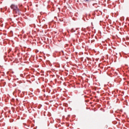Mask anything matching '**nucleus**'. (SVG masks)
Wrapping results in <instances>:
<instances>
[{
  "label": "nucleus",
  "instance_id": "f257e3e1",
  "mask_svg": "<svg viewBox=\"0 0 129 129\" xmlns=\"http://www.w3.org/2000/svg\"><path fill=\"white\" fill-rule=\"evenodd\" d=\"M10 8L13 10V14H14V15H18L19 16H21V15H22V10L18 7L17 5L12 4L11 5Z\"/></svg>",
  "mask_w": 129,
  "mask_h": 129
},
{
  "label": "nucleus",
  "instance_id": "f03ea898",
  "mask_svg": "<svg viewBox=\"0 0 129 129\" xmlns=\"http://www.w3.org/2000/svg\"><path fill=\"white\" fill-rule=\"evenodd\" d=\"M38 19L39 21V23H41V17L40 16H38Z\"/></svg>",
  "mask_w": 129,
  "mask_h": 129
},
{
  "label": "nucleus",
  "instance_id": "7ed1b4c3",
  "mask_svg": "<svg viewBox=\"0 0 129 129\" xmlns=\"http://www.w3.org/2000/svg\"><path fill=\"white\" fill-rule=\"evenodd\" d=\"M55 67H57V68H60V64L55 65Z\"/></svg>",
  "mask_w": 129,
  "mask_h": 129
},
{
  "label": "nucleus",
  "instance_id": "20e7f679",
  "mask_svg": "<svg viewBox=\"0 0 129 129\" xmlns=\"http://www.w3.org/2000/svg\"><path fill=\"white\" fill-rule=\"evenodd\" d=\"M71 32H72V33H73V32H76V31L74 30V28H72V29H71Z\"/></svg>",
  "mask_w": 129,
  "mask_h": 129
},
{
  "label": "nucleus",
  "instance_id": "39448f33",
  "mask_svg": "<svg viewBox=\"0 0 129 129\" xmlns=\"http://www.w3.org/2000/svg\"><path fill=\"white\" fill-rule=\"evenodd\" d=\"M42 106V105H39L38 106V109H40L41 108V107Z\"/></svg>",
  "mask_w": 129,
  "mask_h": 129
},
{
  "label": "nucleus",
  "instance_id": "423d86ee",
  "mask_svg": "<svg viewBox=\"0 0 129 129\" xmlns=\"http://www.w3.org/2000/svg\"><path fill=\"white\" fill-rule=\"evenodd\" d=\"M62 55H64V51L61 50Z\"/></svg>",
  "mask_w": 129,
  "mask_h": 129
},
{
  "label": "nucleus",
  "instance_id": "0eeeda50",
  "mask_svg": "<svg viewBox=\"0 0 129 129\" xmlns=\"http://www.w3.org/2000/svg\"><path fill=\"white\" fill-rule=\"evenodd\" d=\"M18 93H21V90H18Z\"/></svg>",
  "mask_w": 129,
  "mask_h": 129
},
{
  "label": "nucleus",
  "instance_id": "6e6552de",
  "mask_svg": "<svg viewBox=\"0 0 129 129\" xmlns=\"http://www.w3.org/2000/svg\"><path fill=\"white\" fill-rule=\"evenodd\" d=\"M11 51H12V49H9V50H8V53H10V52H11Z\"/></svg>",
  "mask_w": 129,
  "mask_h": 129
},
{
  "label": "nucleus",
  "instance_id": "1a4fd4ad",
  "mask_svg": "<svg viewBox=\"0 0 129 129\" xmlns=\"http://www.w3.org/2000/svg\"><path fill=\"white\" fill-rule=\"evenodd\" d=\"M23 125H26V126H27V124H26L25 123H23Z\"/></svg>",
  "mask_w": 129,
  "mask_h": 129
},
{
  "label": "nucleus",
  "instance_id": "9d476101",
  "mask_svg": "<svg viewBox=\"0 0 129 129\" xmlns=\"http://www.w3.org/2000/svg\"><path fill=\"white\" fill-rule=\"evenodd\" d=\"M1 27H4V24H1Z\"/></svg>",
  "mask_w": 129,
  "mask_h": 129
},
{
  "label": "nucleus",
  "instance_id": "9b49d317",
  "mask_svg": "<svg viewBox=\"0 0 129 129\" xmlns=\"http://www.w3.org/2000/svg\"><path fill=\"white\" fill-rule=\"evenodd\" d=\"M84 1H85V2H88V1H89V0H84Z\"/></svg>",
  "mask_w": 129,
  "mask_h": 129
},
{
  "label": "nucleus",
  "instance_id": "f8f14e48",
  "mask_svg": "<svg viewBox=\"0 0 129 129\" xmlns=\"http://www.w3.org/2000/svg\"><path fill=\"white\" fill-rule=\"evenodd\" d=\"M55 127H56V128H58V127H57V125H55Z\"/></svg>",
  "mask_w": 129,
  "mask_h": 129
},
{
  "label": "nucleus",
  "instance_id": "ddd939ff",
  "mask_svg": "<svg viewBox=\"0 0 129 129\" xmlns=\"http://www.w3.org/2000/svg\"><path fill=\"white\" fill-rule=\"evenodd\" d=\"M18 15H14V17L16 18V17H17Z\"/></svg>",
  "mask_w": 129,
  "mask_h": 129
},
{
  "label": "nucleus",
  "instance_id": "4468645a",
  "mask_svg": "<svg viewBox=\"0 0 129 129\" xmlns=\"http://www.w3.org/2000/svg\"><path fill=\"white\" fill-rule=\"evenodd\" d=\"M1 81L3 82V81H4V80H1Z\"/></svg>",
  "mask_w": 129,
  "mask_h": 129
},
{
  "label": "nucleus",
  "instance_id": "2eb2a0df",
  "mask_svg": "<svg viewBox=\"0 0 129 129\" xmlns=\"http://www.w3.org/2000/svg\"><path fill=\"white\" fill-rule=\"evenodd\" d=\"M60 126H61V125H58V127H60Z\"/></svg>",
  "mask_w": 129,
  "mask_h": 129
},
{
  "label": "nucleus",
  "instance_id": "dca6fc26",
  "mask_svg": "<svg viewBox=\"0 0 129 129\" xmlns=\"http://www.w3.org/2000/svg\"><path fill=\"white\" fill-rule=\"evenodd\" d=\"M10 32H11V33H13V31H11Z\"/></svg>",
  "mask_w": 129,
  "mask_h": 129
},
{
  "label": "nucleus",
  "instance_id": "f3484780",
  "mask_svg": "<svg viewBox=\"0 0 129 129\" xmlns=\"http://www.w3.org/2000/svg\"><path fill=\"white\" fill-rule=\"evenodd\" d=\"M83 20H84V21H85V19L84 18Z\"/></svg>",
  "mask_w": 129,
  "mask_h": 129
},
{
  "label": "nucleus",
  "instance_id": "a211bd4d",
  "mask_svg": "<svg viewBox=\"0 0 129 129\" xmlns=\"http://www.w3.org/2000/svg\"><path fill=\"white\" fill-rule=\"evenodd\" d=\"M32 77H35V76H32Z\"/></svg>",
  "mask_w": 129,
  "mask_h": 129
},
{
  "label": "nucleus",
  "instance_id": "6ab92c4d",
  "mask_svg": "<svg viewBox=\"0 0 129 129\" xmlns=\"http://www.w3.org/2000/svg\"><path fill=\"white\" fill-rule=\"evenodd\" d=\"M7 8H5V10H7Z\"/></svg>",
  "mask_w": 129,
  "mask_h": 129
},
{
  "label": "nucleus",
  "instance_id": "aec40b11",
  "mask_svg": "<svg viewBox=\"0 0 129 129\" xmlns=\"http://www.w3.org/2000/svg\"><path fill=\"white\" fill-rule=\"evenodd\" d=\"M4 58H6V56H4Z\"/></svg>",
  "mask_w": 129,
  "mask_h": 129
},
{
  "label": "nucleus",
  "instance_id": "412c9836",
  "mask_svg": "<svg viewBox=\"0 0 129 129\" xmlns=\"http://www.w3.org/2000/svg\"><path fill=\"white\" fill-rule=\"evenodd\" d=\"M30 127V125H28V127Z\"/></svg>",
  "mask_w": 129,
  "mask_h": 129
},
{
  "label": "nucleus",
  "instance_id": "4be33fe9",
  "mask_svg": "<svg viewBox=\"0 0 129 129\" xmlns=\"http://www.w3.org/2000/svg\"><path fill=\"white\" fill-rule=\"evenodd\" d=\"M93 6H94V4H93Z\"/></svg>",
  "mask_w": 129,
  "mask_h": 129
},
{
  "label": "nucleus",
  "instance_id": "5701e85b",
  "mask_svg": "<svg viewBox=\"0 0 129 129\" xmlns=\"http://www.w3.org/2000/svg\"><path fill=\"white\" fill-rule=\"evenodd\" d=\"M23 75H21V76H22Z\"/></svg>",
  "mask_w": 129,
  "mask_h": 129
},
{
  "label": "nucleus",
  "instance_id": "b1692460",
  "mask_svg": "<svg viewBox=\"0 0 129 129\" xmlns=\"http://www.w3.org/2000/svg\"><path fill=\"white\" fill-rule=\"evenodd\" d=\"M12 121H14V120H12Z\"/></svg>",
  "mask_w": 129,
  "mask_h": 129
},
{
  "label": "nucleus",
  "instance_id": "393cba45",
  "mask_svg": "<svg viewBox=\"0 0 129 129\" xmlns=\"http://www.w3.org/2000/svg\"><path fill=\"white\" fill-rule=\"evenodd\" d=\"M49 93H50V91L49 92Z\"/></svg>",
  "mask_w": 129,
  "mask_h": 129
},
{
  "label": "nucleus",
  "instance_id": "a878e982",
  "mask_svg": "<svg viewBox=\"0 0 129 129\" xmlns=\"http://www.w3.org/2000/svg\"><path fill=\"white\" fill-rule=\"evenodd\" d=\"M26 129H29V128H26Z\"/></svg>",
  "mask_w": 129,
  "mask_h": 129
}]
</instances>
